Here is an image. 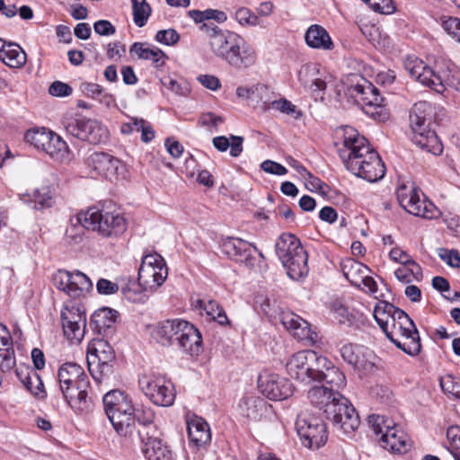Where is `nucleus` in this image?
<instances>
[{"mask_svg":"<svg viewBox=\"0 0 460 460\" xmlns=\"http://www.w3.org/2000/svg\"><path fill=\"white\" fill-rule=\"evenodd\" d=\"M20 199L24 202H32L33 208L35 209L49 208L55 203L53 193L48 186H42L41 188L36 189L33 192L32 198L29 194H21Z\"/></svg>","mask_w":460,"mask_h":460,"instance_id":"58836bf2","label":"nucleus"},{"mask_svg":"<svg viewBox=\"0 0 460 460\" xmlns=\"http://www.w3.org/2000/svg\"><path fill=\"white\" fill-rule=\"evenodd\" d=\"M142 451L146 460H173L172 452L158 438H147Z\"/></svg>","mask_w":460,"mask_h":460,"instance_id":"f704fd0d","label":"nucleus"},{"mask_svg":"<svg viewBox=\"0 0 460 460\" xmlns=\"http://www.w3.org/2000/svg\"><path fill=\"white\" fill-rule=\"evenodd\" d=\"M234 19L242 26H256L259 24L258 16L247 7H240L234 13Z\"/></svg>","mask_w":460,"mask_h":460,"instance_id":"603ef678","label":"nucleus"},{"mask_svg":"<svg viewBox=\"0 0 460 460\" xmlns=\"http://www.w3.org/2000/svg\"><path fill=\"white\" fill-rule=\"evenodd\" d=\"M182 324L181 332L177 336L176 344L187 354L198 355L202 345L201 334L193 324L187 321Z\"/></svg>","mask_w":460,"mask_h":460,"instance_id":"cd10ccee","label":"nucleus"},{"mask_svg":"<svg viewBox=\"0 0 460 460\" xmlns=\"http://www.w3.org/2000/svg\"><path fill=\"white\" fill-rule=\"evenodd\" d=\"M373 430L376 434H380V444L385 448L394 453H406L411 445L407 435L400 429L391 420L384 416H377L374 424Z\"/></svg>","mask_w":460,"mask_h":460,"instance_id":"2eb2a0df","label":"nucleus"},{"mask_svg":"<svg viewBox=\"0 0 460 460\" xmlns=\"http://www.w3.org/2000/svg\"><path fill=\"white\" fill-rule=\"evenodd\" d=\"M62 124L68 135L92 145L104 143L109 138L107 128L94 119L66 117Z\"/></svg>","mask_w":460,"mask_h":460,"instance_id":"9b49d317","label":"nucleus"},{"mask_svg":"<svg viewBox=\"0 0 460 460\" xmlns=\"http://www.w3.org/2000/svg\"><path fill=\"white\" fill-rule=\"evenodd\" d=\"M102 402L104 411L115 431L130 441L140 438L137 423L146 426L154 421L153 411L144 405H135L130 395L123 391L108 392Z\"/></svg>","mask_w":460,"mask_h":460,"instance_id":"f03ea898","label":"nucleus"},{"mask_svg":"<svg viewBox=\"0 0 460 460\" xmlns=\"http://www.w3.org/2000/svg\"><path fill=\"white\" fill-rule=\"evenodd\" d=\"M275 251L290 279L300 280L307 276L308 255L295 234L289 233L280 234L275 243Z\"/></svg>","mask_w":460,"mask_h":460,"instance_id":"39448f33","label":"nucleus"},{"mask_svg":"<svg viewBox=\"0 0 460 460\" xmlns=\"http://www.w3.org/2000/svg\"><path fill=\"white\" fill-rule=\"evenodd\" d=\"M319 370H321V373L317 376L316 382L323 381V385H327L334 391H339L346 386L345 375L328 358L327 364L323 367H319Z\"/></svg>","mask_w":460,"mask_h":460,"instance_id":"473e14b6","label":"nucleus"},{"mask_svg":"<svg viewBox=\"0 0 460 460\" xmlns=\"http://www.w3.org/2000/svg\"><path fill=\"white\" fill-rule=\"evenodd\" d=\"M187 431L190 443L197 447H204L211 440L209 425L200 417L194 416L187 420Z\"/></svg>","mask_w":460,"mask_h":460,"instance_id":"c756f323","label":"nucleus"},{"mask_svg":"<svg viewBox=\"0 0 460 460\" xmlns=\"http://www.w3.org/2000/svg\"><path fill=\"white\" fill-rule=\"evenodd\" d=\"M396 194L399 204L408 213L426 219H433L438 216V210L431 201L424 195L420 199V190L413 182L402 184Z\"/></svg>","mask_w":460,"mask_h":460,"instance_id":"ddd939ff","label":"nucleus"},{"mask_svg":"<svg viewBox=\"0 0 460 460\" xmlns=\"http://www.w3.org/2000/svg\"><path fill=\"white\" fill-rule=\"evenodd\" d=\"M17 377L24 385L27 379H31L41 385V378L40 375L28 366L21 367L15 370Z\"/></svg>","mask_w":460,"mask_h":460,"instance_id":"bf43d9fd","label":"nucleus"},{"mask_svg":"<svg viewBox=\"0 0 460 460\" xmlns=\"http://www.w3.org/2000/svg\"><path fill=\"white\" fill-rule=\"evenodd\" d=\"M236 50L233 53L227 64L235 68H245L252 66L257 59V54L254 48L249 44L243 38L242 43H239Z\"/></svg>","mask_w":460,"mask_h":460,"instance_id":"72a5a7b5","label":"nucleus"},{"mask_svg":"<svg viewBox=\"0 0 460 460\" xmlns=\"http://www.w3.org/2000/svg\"><path fill=\"white\" fill-rule=\"evenodd\" d=\"M141 390L155 404L163 407L172 405L175 399L173 385L163 376H146L139 380Z\"/></svg>","mask_w":460,"mask_h":460,"instance_id":"a211bd4d","label":"nucleus"},{"mask_svg":"<svg viewBox=\"0 0 460 460\" xmlns=\"http://www.w3.org/2000/svg\"><path fill=\"white\" fill-rule=\"evenodd\" d=\"M404 66L411 77L437 93H443L447 86H453L459 80L456 66L445 58L435 60L433 67L418 58H409Z\"/></svg>","mask_w":460,"mask_h":460,"instance_id":"20e7f679","label":"nucleus"},{"mask_svg":"<svg viewBox=\"0 0 460 460\" xmlns=\"http://www.w3.org/2000/svg\"><path fill=\"white\" fill-rule=\"evenodd\" d=\"M185 321L181 319L164 320L157 323L152 330V337L163 346L172 345L177 342Z\"/></svg>","mask_w":460,"mask_h":460,"instance_id":"bb28decb","label":"nucleus"},{"mask_svg":"<svg viewBox=\"0 0 460 460\" xmlns=\"http://www.w3.org/2000/svg\"><path fill=\"white\" fill-rule=\"evenodd\" d=\"M42 152L48 154L58 162H64L68 158V146L60 136L52 132Z\"/></svg>","mask_w":460,"mask_h":460,"instance_id":"ea45409f","label":"nucleus"},{"mask_svg":"<svg viewBox=\"0 0 460 460\" xmlns=\"http://www.w3.org/2000/svg\"><path fill=\"white\" fill-rule=\"evenodd\" d=\"M53 285L71 298H78L93 289L88 276L79 270H58L52 277Z\"/></svg>","mask_w":460,"mask_h":460,"instance_id":"6ab92c4d","label":"nucleus"},{"mask_svg":"<svg viewBox=\"0 0 460 460\" xmlns=\"http://www.w3.org/2000/svg\"><path fill=\"white\" fill-rule=\"evenodd\" d=\"M199 304L200 307H203L207 314L211 316V318L217 321L219 324L226 325L229 323V320L224 308L217 301H199Z\"/></svg>","mask_w":460,"mask_h":460,"instance_id":"09e8293b","label":"nucleus"},{"mask_svg":"<svg viewBox=\"0 0 460 460\" xmlns=\"http://www.w3.org/2000/svg\"><path fill=\"white\" fill-rule=\"evenodd\" d=\"M337 146L342 163L354 175L369 182H376L384 178V162L357 129L349 126L343 128L341 146Z\"/></svg>","mask_w":460,"mask_h":460,"instance_id":"f257e3e1","label":"nucleus"},{"mask_svg":"<svg viewBox=\"0 0 460 460\" xmlns=\"http://www.w3.org/2000/svg\"><path fill=\"white\" fill-rule=\"evenodd\" d=\"M58 378L67 404L75 412H87L92 405V399L88 396L90 382L82 367L76 363H65L58 369Z\"/></svg>","mask_w":460,"mask_h":460,"instance_id":"7ed1b4c3","label":"nucleus"},{"mask_svg":"<svg viewBox=\"0 0 460 460\" xmlns=\"http://www.w3.org/2000/svg\"><path fill=\"white\" fill-rule=\"evenodd\" d=\"M315 72L316 69L312 65L303 66L298 74L299 81L305 85H309L314 91H323L326 88V84L323 79L312 78L309 80V77L314 76Z\"/></svg>","mask_w":460,"mask_h":460,"instance_id":"de8ad7c7","label":"nucleus"},{"mask_svg":"<svg viewBox=\"0 0 460 460\" xmlns=\"http://www.w3.org/2000/svg\"><path fill=\"white\" fill-rule=\"evenodd\" d=\"M117 311L110 308H102L93 313L91 317L90 324L93 325L99 332L105 328H110L116 321Z\"/></svg>","mask_w":460,"mask_h":460,"instance_id":"a18cd8bd","label":"nucleus"},{"mask_svg":"<svg viewBox=\"0 0 460 460\" xmlns=\"http://www.w3.org/2000/svg\"><path fill=\"white\" fill-rule=\"evenodd\" d=\"M198 81L203 86H205L206 88L212 90V91H217V89H219L221 87L219 79L215 75H200L198 77Z\"/></svg>","mask_w":460,"mask_h":460,"instance_id":"774afa93","label":"nucleus"},{"mask_svg":"<svg viewBox=\"0 0 460 460\" xmlns=\"http://www.w3.org/2000/svg\"><path fill=\"white\" fill-rule=\"evenodd\" d=\"M260 392L272 401H282L293 394L290 382L276 374L261 375L258 379Z\"/></svg>","mask_w":460,"mask_h":460,"instance_id":"b1692460","label":"nucleus"},{"mask_svg":"<svg viewBox=\"0 0 460 460\" xmlns=\"http://www.w3.org/2000/svg\"><path fill=\"white\" fill-rule=\"evenodd\" d=\"M94 31L101 36H111L115 34V26L108 20H99L93 23Z\"/></svg>","mask_w":460,"mask_h":460,"instance_id":"0e129e2a","label":"nucleus"},{"mask_svg":"<svg viewBox=\"0 0 460 460\" xmlns=\"http://www.w3.org/2000/svg\"><path fill=\"white\" fill-rule=\"evenodd\" d=\"M51 130L46 128H34L26 131L24 139L36 149L42 151L48 139L52 136Z\"/></svg>","mask_w":460,"mask_h":460,"instance_id":"c03bdc74","label":"nucleus"},{"mask_svg":"<svg viewBox=\"0 0 460 460\" xmlns=\"http://www.w3.org/2000/svg\"><path fill=\"white\" fill-rule=\"evenodd\" d=\"M327 364V358L318 355L314 350H302L293 354L287 362L288 375L296 381L310 385L317 381L321 373L319 367Z\"/></svg>","mask_w":460,"mask_h":460,"instance_id":"9d476101","label":"nucleus"},{"mask_svg":"<svg viewBox=\"0 0 460 460\" xmlns=\"http://www.w3.org/2000/svg\"><path fill=\"white\" fill-rule=\"evenodd\" d=\"M386 337L400 349L410 356H417L421 349L419 332L414 322L402 309L392 319L385 332Z\"/></svg>","mask_w":460,"mask_h":460,"instance_id":"6e6552de","label":"nucleus"},{"mask_svg":"<svg viewBox=\"0 0 460 460\" xmlns=\"http://www.w3.org/2000/svg\"><path fill=\"white\" fill-rule=\"evenodd\" d=\"M96 289L99 294L109 296L116 294L119 288L115 282L106 279H100L96 283Z\"/></svg>","mask_w":460,"mask_h":460,"instance_id":"052dcab7","label":"nucleus"},{"mask_svg":"<svg viewBox=\"0 0 460 460\" xmlns=\"http://www.w3.org/2000/svg\"><path fill=\"white\" fill-rule=\"evenodd\" d=\"M401 309L385 301H379L374 309V318L384 332L392 323V319L395 317L397 312Z\"/></svg>","mask_w":460,"mask_h":460,"instance_id":"4c0bfd02","label":"nucleus"},{"mask_svg":"<svg viewBox=\"0 0 460 460\" xmlns=\"http://www.w3.org/2000/svg\"><path fill=\"white\" fill-rule=\"evenodd\" d=\"M296 427L303 444L309 448L323 447L328 438L326 424L319 417L299 413Z\"/></svg>","mask_w":460,"mask_h":460,"instance_id":"f3484780","label":"nucleus"},{"mask_svg":"<svg viewBox=\"0 0 460 460\" xmlns=\"http://www.w3.org/2000/svg\"><path fill=\"white\" fill-rule=\"evenodd\" d=\"M334 403L337 418H334L332 414H327L325 418L331 420L335 428L341 429L345 434H349L356 430L360 424V420L350 402L347 399L346 411L342 409L339 411L338 404L336 405V402Z\"/></svg>","mask_w":460,"mask_h":460,"instance_id":"a878e982","label":"nucleus"},{"mask_svg":"<svg viewBox=\"0 0 460 460\" xmlns=\"http://www.w3.org/2000/svg\"><path fill=\"white\" fill-rule=\"evenodd\" d=\"M272 109L279 111L282 113L291 116L298 119L302 117L303 113L297 107L286 98H281L271 102Z\"/></svg>","mask_w":460,"mask_h":460,"instance_id":"3c124183","label":"nucleus"},{"mask_svg":"<svg viewBox=\"0 0 460 460\" xmlns=\"http://www.w3.org/2000/svg\"><path fill=\"white\" fill-rule=\"evenodd\" d=\"M261 169L267 173L274 175H285L288 172L285 166L272 160H265L262 162L261 164Z\"/></svg>","mask_w":460,"mask_h":460,"instance_id":"e2e57ef3","label":"nucleus"},{"mask_svg":"<svg viewBox=\"0 0 460 460\" xmlns=\"http://www.w3.org/2000/svg\"><path fill=\"white\" fill-rule=\"evenodd\" d=\"M86 166L95 173L110 181L124 176L126 166L122 161L105 152H93L85 158Z\"/></svg>","mask_w":460,"mask_h":460,"instance_id":"aec40b11","label":"nucleus"},{"mask_svg":"<svg viewBox=\"0 0 460 460\" xmlns=\"http://www.w3.org/2000/svg\"><path fill=\"white\" fill-rule=\"evenodd\" d=\"M348 93L354 98L355 102L367 116L378 121L388 119L389 113L383 105V97L376 87L365 78L358 77L357 81L348 88Z\"/></svg>","mask_w":460,"mask_h":460,"instance_id":"1a4fd4ad","label":"nucleus"},{"mask_svg":"<svg viewBox=\"0 0 460 460\" xmlns=\"http://www.w3.org/2000/svg\"><path fill=\"white\" fill-rule=\"evenodd\" d=\"M131 55H136L139 59L150 60L156 68L162 67L168 59L166 54L155 46H150L146 42H135L130 47Z\"/></svg>","mask_w":460,"mask_h":460,"instance_id":"7c9ffc66","label":"nucleus"},{"mask_svg":"<svg viewBox=\"0 0 460 460\" xmlns=\"http://www.w3.org/2000/svg\"><path fill=\"white\" fill-rule=\"evenodd\" d=\"M209 39L211 51L226 63L233 53L236 50L239 43H242L243 37L236 32L222 30L213 22H204L201 26Z\"/></svg>","mask_w":460,"mask_h":460,"instance_id":"4468645a","label":"nucleus"},{"mask_svg":"<svg viewBox=\"0 0 460 460\" xmlns=\"http://www.w3.org/2000/svg\"><path fill=\"white\" fill-rule=\"evenodd\" d=\"M440 386L445 393L460 398V382L453 375L447 374L442 376L440 378Z\"/></svg>","mask_w":460,"mask_h":460,"instance_id":"5fc2aeb1","label":"nucleus"},{"mask_svg":"<svg viewBox=\"0 0 460 460\" xmlns=\"http://www.w3.org/2000/svg\"><path fill=\"white\" fill-rule=\"evenodd\" d=\"M274 93L263 84H258L254 85V93L252 101L256 102H261V110L263 111H268L271 109V102L275 100L272 99V95Z\"/></svg>","mask_w":460,"mask_h":460,"instance_id":"8fccbe9b","label":"nucleus"},{"mask_svg":"<svg viewBox=\"0 0 460 460\" xmlns=\"http://www.w3.org/2000/svg\"><path fill=\"white\" fill-rule=\"evenodd\" d=\"M0 60L10 67L19 68L26 63V53L18 44L10 42Z\"/></svg>","mask_w":460,"mask_h":460,"instance_id":"37998d69","label":"nucleus"},{"mask_svg":"<svg viewBox=\"0 0 460 460\" xmlns=\"http://www.w3.org/2000/svg\"><path fill=\"white\" fill-rule=\"evenodd\" d=\"M115 352L104 340H95L89 344L87 363L93 377L101 381L113 373Z\"/></svg>","mask_w":460,"mask_h":460,"instance_id":"f8f14e48","label":"nucleus"},{"mask_svg":"<svg viewBox=\"0 0 460 460\" xmlns=\"http://www.w3.org/2000/svg\"><path fill=\"white\" fill-rule=\"evenodd\" d=\"M305 43L312 49L332 50L334 44L328 31L321 25H311L305 34Z\"/></svg>","mask_w":460,"mask_h":460,"instance_id":"2f4dec72","label":"nucleus"},{"mask_svg":"<svg viewBox=\"0 0 460 460\" xmlns=\"http://www.w3.org/2000/svg\"><path fill=\"white\" fill-rule=\"evenodd\" d=\"M344 277L356 288H360L363 277L368 271V268L363 263L348 258L341 261V264Z\"/></svg>","mask_w":460,"mask_h":460,"instance_id":"c9c22d12","label":"nucleus"},{"mask_svg":"<svg viewBox=\"0 0 460 460\" xmlns=\"http://www.w3.org/2000/svg\"><path fill=\"white\" fill-rule=\"evenodd\" d=\"M239 408L247 419L259 420L267 411V402L257 396H247L241 401Z\"/></svg>","mask_w":460,"mask_h":460,"instance_id":"e433bc0d","label":"nucleus"},{"mask_svg":"<svg viewBox=\"0 0 460 460\" xmlns=\"http://www.w3.org/2000/svg\"><path fill=\"white\" fill-rule=\"evenodd\" d=\"M62 326L69 327L68 324L75 325L74 337L81 335V327L86 325V316L79 306L65 307L61 312Z\"/></svg>","mask_w":460,"mask_h":460,"instance_id":"a19ab883","label":"nucleus"},{"mask_svg":"<svg viewBox=\"0 0 460 460\" xmlns=\"http://www.w3.org/2000/svg\"><path fill=\"white\" fill-rule=\"evenodd\" d=\"M155 40L166 46L176 44L180 35L174 29L161 30L156 32Z\"/></svg>","mask_w":460,"mask_h":460,"instance_id":"6e6d98bb","label":"nucleus"},{"mask_svg":"<svg viewBox=\"0 0 460 460\" xmlns=\"http://www.w3.org/2000/svg\"><path fill=\"white\" fill-rule=\"evenodd\" d=\"M168 275L164 258L156 253L146 254L138 270V283L145 290H153L160 287Z\"/></svg>","mask_w":460,"mask_h":460,"instance_id":"dca6fc26","label":"nucleus"},{"mask_svg":"<svg viewBox=\"0 0 460 460\" xmlns=\"http://www.w3.org/2000/svg\"><path fill=\"white\" fill-rule=\"evenodd\" d=\"M75 221H77L75 219ZM84 229H86L82 224L75 222V224L72 222V226L68 227L66 231V238L67 241L78 243L83 239Z\"/></svg>","mask_w":460,"mask_h":460,"instance_id":"13d9d810","label":"nucleus"},{"mask_svg":"<svg viewBox=\"0 0 460 460\" xmlns=\"http://www.w3.org/2000/svg\"><path fill=\"white\" fill-rule=\"evenodd\" d=\"M394 276L399 281L404 284H409L413 281L419 282L423 277L421 267L415 261L402 264L394 271Z\"/></svg>","mask_w":460,"mask_h":460,"instance_id":"79ce46f5","label":"nucleus"},{"mask_svg":"<svg viewBox=\"0 0 460 460\" xmlns=\"http://www.w3.org/2000/svg\"><path fill=\"white\" fill-rule=\"evenodd\" d=\"M131 4L135 24L139 28L144 27L152 13L150 4L146 0H131Z\"/></svg>","mask_w":460,"mask_h":460,"instance_id":"49530a36","label":"nucleus"},{"mask_svg":"<svg viewBox=\"0 0 460 460\" xmlns=\"http://www.w3.org/2000/svg\"><path fill=\"white\" fill-rule=\"evenodd\" d=\"M439 257L449 266L460 268V253L458 251L442 249L439 252Z\"/></svg>","mask_w":460,"mask_h":460,"instance_id":"69168bd1","label":"nucleus"},{"mask_svg":"<svg viewBox=\"0 0 460 460\" xmlns=\"http://www.w3.org/2000/svg\"><path fill=\"white\" fill-rule=\"evenodd\" d=\"M112 207L110 203L102 208H90L86 211H81L76 216V220L86 229L97 231L102 236H118L126 231L127 223L119 211L111 209Z\"/></svg>","mask_w":460,"mask_h":460,"instance_id":"423d86ee","label":"nucleus"},{"mask_svg":"<svg viewBox=\"0 0 460 460\" xmlns=\"http://www.w3.org/2000/svg\"><path fill=\"white\" fill-rule=\"evenodd\" d=\"M307 398L316 408L323 410L324 415L332 414L337 418L335 411V403L338 404V410L346 411L347 398L340 391H334L327 385H314L307 393Z\"/></svg>","mask_w":460,"mask_h":460,"instance_id":"412c9836","label":"nucleus"},{"mask_svg":"<svg viewBox=\"0 0 460 460\" xmlns=\"http://www.w3.org/2000/svg\"><path fill=\"white\" fill-rule=\"evenodd\" d=\"M73 92V89L70 85L66 83L56 81L52 83L49 88V93L52 96L57 97H65L69 96Z\"/></svg>","mask_w":460,"mask_h":460,"instance_id":"680f3d73","label":"nucleus"},{"mask_svg":"<svg viewBox=\"0 0 460 460\" xmlns=\"http://www.w3.org/2000/svg\"><path fill=\"white\" fill-rule=\"evenodd\" d=\"M367 4L375 12L384 14L393 13L395 10L393 0H367Z\"/></svg>","mask_w":460,"mask_h":460,"instance_id":"4d7b16f0","label":"nucleus"},{"mask_svg":"<svg viewBox=\"0 0 460 460\" xmlns=\"http://www.w3.org/2000/svg\"><path fill=\"white\" fill-rule=\"evenodd\" d=\"M222 251L230 259L243 263L249 268H253L256 263V257L253 253H258L261 259H264L262 252L255 245L241 238L228 237L223 242Z\"/></svg>","mask_w":460,"mask_h":460,"instance_id":"4be33fe9","label":"nucleus"},{"mask_svg":"<svg viewBox=\"0 0 460 460\" xmlns=\"http://www.w3.org/2000/svg\"><path fill=\"white\" fill-rule=\"evenodd\" d=\"M16 365L12 336L7 327L0 323V369L11 371Z\"/></svg>","mask_w":460,"mask_h":460,"instance_id":"c85d7f7f","label":"nucleus"},{"mask_svg":"<svg viewBox=\"0 0 460 460\" xmlns=\"http://www.w3.org/2000/svg\"><path fill=\"white\" fill-rule=\"evenodd\" d=\"M443 28L449 34H452L457 40H459V32H460V19L456 17H450L442 23Z\"/></svg>","mask_w":460,"mask_h":460,"instance_id":"338daca9","label":"nucleus"},{"mask_svg":"<svg viewBox=\"0 0 460 460\" xmlns=\"http://www.w3.org/2000/svg\"><path fill=\"white\" fill-rule=\"evenodd\" d=\"M282 325L296 339L310 343L316 342L318 334L312 328L310 323L298 314L285 311L280 314Z\"/></svg>","mask_w":460,"mask_h":460,"instance_id":"393cba45","label":"nucleus"},{"mask_svg":"<svg viewBox=\"0 0 460 460\" xmlns=\"http://www.w3.org/2000/svg\"><path fill=\"white\" fill-rule=\"evenodd\" d=\"M431 105L427 102H416L410 112V126L412 130V141L421 149L438 155L443 146L436 132L429 128L427 121L430 119Z\"/></svg>","mask_w":460,"mask_h":460,"instance_id":"0eeeda50","label":"nucleus"},{"mask_svg":"<svg viewBox=\"0 0 460 460\" xmlns=\"http://www.w3.org/2000/svg\"><path fill=\"white\" fill-rule=\"evenodd\" d=\"M340 354L347 364L358 372H369L375 366V355L365 346L347 343L340 349Z\"/></svg>","mask_w":460,"mask_h":460,"instance_id":"5701e85b","label":"nucleus"},{"mask_svg":"<svg viewBox=\"0 0 460 460\" xmlns=\"http://www.w3.org/2000/svg\"><path fill=\"white\" fill-rule=\"evenodd\" d=\"M447 438L456 460H460V426H451L447 430Z\"/></svg>","mask_w":460,"mask_h":460,"instance_id":"864d4df0","label":"nucleus"}]
</instances>
